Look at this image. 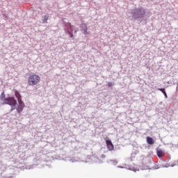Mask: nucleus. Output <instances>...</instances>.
<instances>
[{
  "instance_id": "20e7f679",
  "label": "nucleus",
  "mask_w": 178,
  "mask_h": 178,
  "mask_svg": "<svg viewBox=\"0 0 178 178\" xmlns=\"http://www.w3.org/2000/svg\"><path fill=\"white\" fill-rule=\"evenodd\" d=\"M19 105L16 108L17 112L19 113H22L23 112V109H24V103L22 100H19Z\"/></svg>"
},
{
  "instance_id": "ddd939ff",
  "label": "nucleus",
  "mask_w": 178,
  "mask_h": 178,
  "mask_svg": "<svg viewBox=\"0 0 178 178\" xmlns=\"http://www.w3.org/2000/svg\"><path fill=\"white\" fill-rule=\"evenodd\" d=\"M15 95L16 98H17L18 102L20 101V93H19V92H17V90H16L15 92Z\"/></svg>"
},
{
  "instance_id": "f3484780",
  "label": "nucleus",
  "mask_w": 178,
  "mask_h": 178,
  "mask_svg": "<svg viewBox=\"0 0 178 178\" xmlns=\"http://www.w3.org/2000/svg\"><path fill=\"white\" fill-rule=\"evenodd\" d=\"M77 33V31H75V33Z\"/></svg>"
},
{
  "instance_id": "7ed1b4c3",
  "label": "nucleus",
  "mask_w": 178,
  "mask_h": 178,
  "mask_svg": "<svg viewBox=\"0 0 178 178\" xmlns=\"http://www.w3.org/2000/svg\"><path fill=\"white\" fill-rule=\"evenodd\" d=\"M3 104L10 105L12 107L11 111H15V109H16V104H17V102L13 97H8L5 99Z\"/></svg>"
},
{
  "instance_id": "9d476101",
  "label": "nucleus",
  "mask_w": 178,
  "mask_h": 178,
  "mask_svg": "<svg viewBox=\"0 0 178 178\" xmlns=\"http://www.w3.org/2000/svg\"><path fill=\"white\" fill-rule=\"evenodd\" d=\"M158 90L161 91V92H163V95L165 96V98H168V94H166L165 88H158Z\"/></svg>"
},
{
  "instance_id": "f8f14e48",
  "label": "nucleus",
  "mask_w": 178,
  "mask_h": 178,
  "mask_svg": "<svg viewBox=\"0 0 178 178\" xmlns=\"http://www.w3.org/2000/svg\"><path fill=\"white\" fill-rule=\"evenodd\" d=\"M5 97H6L5 92H3L0 96L1 101H3V102H5V99H5Z\"/></svg>"
},
{
  "instance_id": "4468645a",
  "label": "nucleus",
  "mask_w": 178,
  "mask_h": 178,
  "mask_svg": "<svg viewBox=\"0 0 178 178\" xmlns=\"http://www.w3.org/2000/svg\"><path fill=\"white\" fill-rule=\"evenodd\" d=\"M108 87H109L110 88L113 87V83H112V82H108Z\"/></svg>"
},
{
  "instance_id": "39448f33",
  "label": "nucleus",
  "mask_w": 178,
  "mask_h": 178,
  "mask_svg": "<svg viewBox=\"0 0 178 178\" xmlns=\"http://www.w3.org/2000/svg\"><path fill=\"white\" fill-rule=\"evenodd\" d=\"M106 144L108 151H113V143H112V141L111 140H106Z\"/></svg>"
},
{
  "instance_id": "423d86ee",
  "label": "nucleus",
  "mask_w": 178,
  "mask_h": 178,
  "mask_svg": "<svg viewBox=\"0 0 178 178\" xmlns=\"http://www.w3.org/2000/svg\"><path fill=\"white\" fill-rule=\"evenodd\" d=\"M156 154L159 158H162L165 155V152L162 149H158Z\"/></svg>"
},
{
  "instance_id": "0eeeda50",
  "label": "nucleus",
  "mask_w": 178,
  "mask_h": 178,
  "mask_svg": "<svg viewBox=\"0 0 178 178\" xmlns=\"http://www.w3.org/2000/svg\"><path fill=\"white\" fill-rule=\"evenodd\" d=\"M81 27H82V30L83 31V34H88V32L87 31V30H88L87 25L86 24H83L81 25Z\"/></svg>"
},
{
  "instance_id": "9b49d317",
  "label": "nucleus",
  "mask_w": 178,
  "mask_h": 178,
  "mask_svg": "<svg viewBox=\"0 0 178 178\" xmlns=\"http://www.w3.org/2000/svg\"><path fill=\"white\" fill-rule=\"evenodd\" d=\"M67 27L69 29V30H70V31H73V25H72V24H70V22H67L66 24Z\"/></svg>"
},
{
  "instance_id": "2eb2a0df",
  "label": "nucleus",
  "mask_w": 178,
  "mask_h": 178,
  "mask_svg": "<svg viewBox=\"0 0 178 178\" xmlns=\"http://www.w3.org/2000/svg\"><path fill=\"white\" fill-rule=\"evenodd\" d=\"M69 34H70L71 37H73V34H72V33H70V31H68Z\"/></svg>"
},
{
  "instance_id": "dca6fc26",
  "label": "nucleus",
  "mask_w": 178,
  "mask_h": 178,
  "mask_svg": "<svg viewBox=\"0 0 178 178\" xmlns=\"http://www.w3.org/2000/svg\"><path fill=\"white\" fill-rule=\"evenodd\" d=\"M102 158H105V154H102Z\"/></svg>"
},
{
  "instance_id": "1a4fd4ad",
  "label": "nucleus",
  "mask_w": 178,
  "mask_h": 178,
  "mask_svg": "<svg viewBox=\"0 0 178 178\" xmlns=\"http://www.w3.org/2000/svg\"><path fill=\"white\" fill-rule=\"evenodd\" d=\"M49 16H47V15H44L42 17V23H48V19H49Z\"/></svg>"
},
{
  "instance_id": "f257e3e1",
  "label": "nucleus",
  "mask_w": 178,
  "mask_h": 178,
  "mask_svg": "<svg viewBox=\"0 0 178 178\" xmlns=\"http://www.w3.org/2000/svg\"><path fill=\"white\" fill-rule=\"evenodd\" d=\"M131 13L134 19L143 18L145 16V9L143 7H140L139 8H136Z\"/></svg>"
},
{
  "instance_id": "f03ea898",
  "label": "nucleus",
  "mask_w": 178,
  "mask_h": 178,
  "mask_svg": "<svg viewBox=\"0 0 178 178\" xmlns=\"http://www.w3.org/2000/svg\"><path fill=\"white\" fill-rule=\"evenodd\" d=\"M40 81H41V78L35 74L30 75L28 78L29 86H37Z\"/></svg>"
},
{
  "instance_id": "6e6552de",
  "label": "nucleus",
  "mask_w": 178,
  "mask_h": 178,
  "mask_svg": "<svg viewBox=\"0 0 178 178\" xmlns=\"http://www.w3.org/2000/svg\"><path fill=\"white\" fill-rule=\"evenodd\" d=\"M147 144H149L150 145H152L153 144H154V139L149 136L147 137Z\"/></svg>"
}]
</instances>
